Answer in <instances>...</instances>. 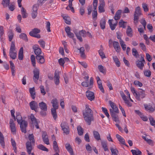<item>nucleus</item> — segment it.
<instances>
[{
  "instance_id": "13",
  "label": "nucleus",
  "mask_w": 155,
  "mask_h": 155,
  "mask_svg": "<svg viewBox=\"0 0 155 155\" xmlns=\"http://www.w3.org/2000/svg\"><path fill=\"white\" fill-rule=\"evenodd\" d=\"M86 95L87 99L91 101L94 100L95 96L94 93L89 91H87L86 92Z\"/></svg>"
},
{
  "instance_id": "1",
  "label": "nucleus",
  "mask_w": 155,
  "mask_h": 155,
  "mask_svg": "<svg viewBox=\"0 0 155 155\" xmlns=\"http://www.w3.org/2000/svg\"><path fill=\"white\" fill-rule=\"evenodd\" d=\"M18 123L20 124L21 131L25 133L26 132V127L28 126V123L25 120H23L22 117L19 114L16 115V118Z\"/></svg>"
},
{
  "instance_id": "58",
  "label": "nucleus",
  "mask_w": 155,
  "mask_h": 155,
  "mask_svg": "<svg viewBox=\"0 0 155 155\" xmlns=\"http://www.w3.org/2000/svg\"><path fill=\"white\" fill-rule=\"evenodd\" d=\"M142 6L145 12H147L149 11L148 5L147 4L144 3H143Z\"/></svg>"
},
{
  "instance_id": "54",
  "label": "nucleus",
  "mask_w": 155,
  "mask_h": 155,
  "mask_svg": "<svg viewBox=\"0 0 155 155\" xmlns=\"http://www.w3.org/2000/svg\"><path fill=\"white\" fill-rule=\"evenodd\" d=\"M38 148L42 150L46 151H48V149L44 146L42 144H39L38 146Z\"/></svg>"
},
{
  "instance_id": "46",
  "label": "nucleus",
  "mask_w": 155,
  "mask_h": 155,
  "mask_svg": "<svg viewBox=\"0 0 155 155\" xmlns=\"http://www.w3.org/2000/svg\"><path fill=\"white\" fill-rule=\"evenodd\" d=\"M142 138L146 141L149 145L151 146H153V141L150 139L147 138L146 137L144 136H142Z\"/></svg>"
},
{
  "instance_id": "9",
  "label": "nucleus",
  "mask_w": 155,
  "mask_h": 155,
  "mask_svg": "<svg viewBox=\"0 0 155 155\" xmlns=\"http://www.w3.org/2000/svg\"><path fill=\"white\" fill-rule=\"evenodd\" d=\"M85 121L88 125H90L92 121L94 120L93 114H83Z\"/></svg>"
},
{
  "instance_id": "40",
  "label": "nucleus",
  "mask_w": 155,
  "mask_h": 155,
  "mask_svg": "<svg viewBox=\"0 0 155 155\" xmlns=\"http://www.w3.org/2000/svg\"><path fill=\"white\" fill-rule=\"evenodd\" d=\"M19 37L20 38L22 39L25 41H28L27 35L24 33H22L19 35Z\"/></svg>"
},
{
  "instance_id": "35",
  "label": "nucleus",
  "mask_w": 155,
  "mask_h": 155,
  "mask_svg": "<svg viewBox=\"0 0 155 155\" xmlns=\"http://www.w3.org/2000/svg\"><path fill=\"white\" fill-rule=\"evenodd\" d=\"M93 134L94 138L97 140L98 141L101 140L100 134L97 131H93Z\"/></svg>"
},
{
  "instance_id": "57",
  "label": "nucleus",
  "mask_w": 155,
  "mask_h": 155,
  "mask_svg": "<svg viewBox=\"0 0 155 155\" xmlns=\"http://www.w3.org/2000/svg\"><path fill=\"white\" fill-rule=\"evenodd\" d=\"M74 0H69L68 1L69 2V4H68V6L69 7V8H70L71 10V11L73 12H74V8L73 7H72V2L74 1Z\"/></svg>"
},
{
  "instance_id": "10",
  "label": "nucleus",
  "mask_w": 155,
  "mask_h": 155,
  "mask_svg": "<svg viewBox=\"0 0 155 155\" xmlns=\"http://www.w3.org/2000/svg\"><path fill=\"white\" fill-rule=\"evenodd\" d=\"M33 73L34 74L33 78V81L34 82L37 83L39 78V70L37 68H35L33 70Z\"/></svg>"
},
{
  "instance_id": "34",
  "label": "nucleus",
  "mask_w": 155,
  "mask_h": 155,
  "mask_svg": "<svg viewBox=\"0 0 155 155\" xmlns=\"http://www.w3.org/2000/svg\"><path fill=\"white\" fill-rule=\"evenodd\" d=\"M23 48L21 47L20 50L18 53V58L19 60H23Z\"/></svg>"
},
{
  "instance_id": "50",
  "label": "nucleus",
  "mask_w": 155,
  "mask_h": 155,
  "mask_svg": "<svg viewBox=\"0 0 155 155\" xmlns=\"http://www.w3.org/2000/svg\"><path fill=\"white\" fill-rule=\"evenodd\" d=\"M10 0H3L2 4L4 7H6L9 6Z\"/></svg>"
},
{
  "instance_id": "24",
  "label": "nucleus",
  "mask_w": 155,
  "mask_h": 155,
  "mask_svg": "<svg viewBox=\"0 0 155 155\" xmlns=\"http://www.w3.org/2000/svg\"><path fill=\"white\" fill-rule=\"evenodd\" d=\"M29 92L32 98L34 100L36 96L35 90L34 87L29 88Z\"/></svg>"
},
{
  "instance_id": "55",
  "label": "nucleus",
  "mask_w": 155,
  "mask_h": 155,
  "mask_svg": "<svg viewBox=\"0 0 155 155\" xmlns=\"http://www.w3.org/2000/svg\"><path fill=\"white\" fill-rule=\"evenodd\" d=\"M132 53L133 55L136 58H137L139 55V54L136 49L133 48L132 49Z\"/></svg>"
},
{
  "instance_id": "59",
  "label": "nucleus",
  "mask_w": 155,
  "mask_h": 155,
  "mask_svg": "<svg viewBox=\"0 0 155 155\" xmlns=\"http://www.w3.org/2000/svg\"><path fill=\"white\" fill-rule=\"evenodd\" d=\"M144 75L147 77H149L151 75V72L149 70H146L144 71Z\"/></svg>"
},
{
  "instance_id": "21",
  "label": "nucleus",
  "mask_w": 155,
  "mask_h": 155,
  "mask_svg": "<svg viewBox=\"0 0 155 155\" xmlns=\"http://www.w3.org/2000/svg\"><path fill=\"white\" fill-rule=\"evenodd\" d=\"M110 114L112 117V118L113 119V120L115 121H117L118 120V116L116 112H114V111L112 109H110Z\"/></svg>"
},
{
  "instance_id": "61",
  "label": "nucleus",
  "mask_w": 155,
  "mask_h": 155,
  "mask_svg": "<svg viewBox=\"0 0 155 155\" xmlns=\"http://www.w3.org/2000/svg\"><path fill=\"white\" fill-rule=\"evenodd\" d=\"M149 119L150 121V124L153 126L155 127V120L152 117L149 118Z\"/></svg>"
},
{
  "instance_id": "6",
  "label": "nucleus",
  "mask_w": 155,
  "mask_h": 155,
  "mask_svg": "<svg viewBox=\"0 0 155 155\" xmlns=\"http://www.w3.org/2000/svg\"><path fill=\"white\" fill-rule=\"evenodd\" d=\"M140 56H141L140 60H137L136 61V63L137 66L140 69L142 70L144 66V63H145V61L143 55L141 54Z\"/></svg>"
},
{
  "instance_id": "29",
  "label": "nucleus",
  "mask_w": 155,
  "mask_h": 155,
  "mask_svg": "<svg viewBox=\"0 0 155 155\" xmlns=\"http://www.w3.org/2000/svg\"><path fill=\"white\" fill-rule=\"evenodd\" d=\"M38 62L41 64H43L45 61L44 57L41 55H37L36 57Z\"/></svg>"
},
{
  "instance_id": "51",
  "label": "nucleus",
  "mask_w": 155,
  "mask_h": 155,
  "mask_svg": "<svg viewBox=\"0 0 155 155\" xmlns=\"http://www.w3.org/2000/svg\"><path fill=\"white\" fill-rule=\"evenodd\" d=\"M31 64L32 65V66L34 67H36V62L35 61V56L33 55H32L31 57Z\"/></svg>"
},
{
  "instance_id": "18",
  "label": "nucleus",
  "mask_w": 155,
  "mask_h": 155,
  "mask_svg": "<svg viewBox=\"0 0 155 155\" xmlns=\"http://www.w3.org/2000/svg\"><path fill=\"white\" fill-rule=\"evenodd\" d=\"M9 124L11 132L14 133L16 132V127L15 124L13 119H10Z\"/></svg>"
},
{
  "instance_id": "11",
  "label": "nucleus",
  "mask_w": 155,
  "mask_h": 155,
  "mask_svg": "<svg viewBox=\"0 0 155 155\" xmlns=\"http://www.w3.org/2000/svg\"><path fill=\"white\" fill-rule=\"evenodd\" d=\"M61 126L64 133L67 135L69 134L70 129L68 123L66 122H63L61 123Z\"/></svg>"
},
{
  "instance_id": "7",
  "label": "nucleus",
  "mask_w": 155,
  "mask_h": 155,
  "mask_svg": "<svg viewBox=\"0 0 155 155\" xmlns=\"http://www.w3.org/2000/svg\"><path fill=\"white\" fill-rule=\"evenodd\" d=\"M77 38L81 42L83 41L81 36L85 37L86 36L87 32L84 30L80 31L78 32L76 31H74Z\"/></svg>"
},
{
  "instance_id": "14",
  "label": "nucleus",
  "mask_w": 155,
  "mask_h": 155,
  "mask_svg": "<svg viewBox=\"0 0 155 155\" xmlns=\"http://www.w3.org/2000/svg\"><path fill=\"white\" fill-rule=\"evenodd\" d=\"M29 106L31 110H34L36 112L38 107V104L37 102L33 101L29 103Z\"/></svg>"
},
{
  "instance_id": "52",
  "label": "nucleus",
  "mask_w": 155,
  "mask_h": 155,
  "mask_svg": "<svg viewBox=\"0 0 155 155\" xmlns=\"http://www.w3.org/2000/svg\"><path fill=\"white\" fill-rule=\"evenodd\" d=\"M105 5L102 4H100L98 7V10L100 13L104 12H105L104 7Z\"/></svg>"
},
{
  "instance_id": "36",
  "label": "nucleus",
  "mask_w": 155,
  "mask_h": 155,
  "mask_svg": "<svg viewBox=\"0 0 155 155\" xmlns=\"http://www.w3.org/2000/svg\"><path fill=\"white\" fill-rule=\"evenodd\" d=\"M121 13V10H118L116 13L114 17L115 20H117L120 19Z\"/></svg>"
},
{
  "instance_id": "43",
  "label": "nucleus",
  "mask_w": 155,
  "mask_h": 155,
  "mask_svg": "<svg viewBox=\"0 0 155 155\" xmlns=\"http://www.w3.org/2000/svg\"><path fill=\"white\" fill-rule=\"evenodd\" d=\"M8 36L9 38V41H11L13 37L14 34L11 30H9L8 33Z\"/></svg>"
},
{
  "instance_id": "32",
  "label": "nucleus",
  "mask_w": 155,
  "mask_h": 155,
  "mask_svg": "<svg viewBox=\"0 0 155 155\" xmlns=\"http://www.w3.org/2000/svg\"><path fill=\"white\" fill-rule=\"evenodd\" d=\"M10 64V68L11 70L12 74L13 76H15V67L14 63L12 61H10L9 62Z\"/></svg>"
},
{
  "instance_id": "53",
  "label": "nucleus",
  "mask_w": 155,
  "mask_h": 155,
  "mask_svg": "<svg viewBox=\"0 0 155 155\" xmlns=\"http://www.w3.org/2000/svg\"><path fill=\"white\" fill-rule=\"evenodd\" d=\"M98 69L100 71L103 73H104L106 72V69L105 68L101 65H98Z\"/></svg>"
},
{
  "instance_id": "2",
  "label": "nucleus",
  "mask_w": 155,
  "mask_h": 155,
  "mask_svg": "<svg viewBox=\"0 0 155 155\" xmlns=\"http://www.w3.org/2000/svg\"><path fill=\"white\" fill-rule=\"evenodd\" d=\"M28 137L29 141H28L26 143V148L28 153L30 154L32 150V145L34 144L35 140L32 134H29Z\"/></svg>"
},
{
  "instance_id": "44",
  "label": "nucleus",
  "mask_w": 155,
  "mask_h": 155,
  "mask_svg": "<svg viewBox=\"0 0 155 155\" xmlns=\"http://www.w3.org/2000/svg\"><path fill=\"white\" fill-rule=\"evenodd\" d=\"M11 141L13 149L14 150V152L15 153H16L17 148L16 147V143L15 141L13 138H11Z\"/></svg>"
},
{
  "instance_id": "12",
  "label": "nucleus",
  "mask_w": 155,
  "mask_h": 155,
  "mask_svg": "<svg viewBox=\"0 0 155 155\" xmlns=\"http://www.w3.org/2000/svg\"><path fill=\"white\" fill-rule=\"evenodd\" d=\"M120 95L122 97L125 103L128 106L131 107L132 106V104L130 103L129 100L127 99V98L125 94L123 91H121L120 92Z\"/></svg>"
},
{
  "instance_id": "26",
  "label": "nucleus",
  "mask_w": 155,
  "mask_h": 155,
  "mask_svg": "<svg viewBox=\"0 0 155 155\" xmlns=\"http://www.w3.org/2000/svg\"><path fill=\"white\" fill-rule=\"evenodd\" d=\"M42 139L44 142L47 145L49 144L48 136L46 133H44L42 135Z\"/></svg>"
},
{
  "instance_id": "8",
  "label": "nucleus",
  "mask_w": 155,
  "mask_h": 155,
  "mask_svg": "<svg viewBox=\"0 0 155 155\" xmlns=\"http://www.w3.org/2000/svg\"><path fill=\"white\" fill-rule=\"evenodd\" d=\"M41 31L40 30L37 28H35L32 30L29 33V35L32 37H33L38 38H41L40 35L38 34Z\"/></svg>"
},
{
  "instance_id": "28",
  "label": "nucleus",
  "mask_w": 155,
  "mask_h": 155,
  "mask_svg": "<svg viewBox=\"0 0 155 155\" xmlns=\"http://www.w3.org/2000/svg\"><path fill=\"white\" fill-rule=\"evenodd\" d=\"M59 74L58 73H57L55 72L54 73V83L57 85H58L59 84Z\"/></svg>"
},
{
  "instance_id": "3",
  "label": "nucleus",
  "mask_w": 155,
  "mask_h": 155,
  "mask_svg": "<svg viewBox=\"0 0 155 155\" xmlns=\"http://www.w3.org/2000/svg\"><path fill=\"white\" fill-rule=\"evenodd\" d=\"M51 103L52 104L53 107L51 109V113L53 118L55 120L57 117L56 110L58 108V103L57 99L56 98L53 99L51 101Z\"/></svg>"
},
{
  "instance_id": "63",
  "label": "nucleus",
  "mask_w": 155,
  "mask_h": 155,
  "mask_svg": "<svg viewBox=\"0 0 155 155\" xmlns=\"http://www.w3.org/2000/svg\"><path fill=\"white\" fill-rule=\"evenodd\" d=\"M63 18L65 22L67 24L69 25L71 24V21L69 18L66 16H63Z\"/></svg>"
},
{
  "instance_id": "49",
  "label": "nucleus",
  "mask_w": 155,
  "mask_h": 155,
  "mask_svg": "<svg viewBox=\"0 0 155 155\" xmlns=\"http://www.w3.org/2000/svg\"><path fill=\"white\" fill-rule=\"evenodd\" d=\"M80 51V53L81 54V57L82 58L85 57V55L84 54V47H81L80 49H78Z\"/></svg>"
},
{
  "instance_id": "16",
  "label": "nucleus",
  "mask_w": 155,
  "mask_h": 155,
  "mask_svg": "<svg viewBox=\"0 0 155 155\" xmlns=\"http://www.w3.org/2000/svg\"><path fill=\"white\" fill-rule=\"evenodd\" d=\"M33 49L35 54L37 55H40L41 53V48L38 45H34L33 47Z\"/></svg>"
},
{
  "instance_id": "25",
  "label": "nucleus",
  "mask_w": 155,
  "mask_h": 155,
  "mask_svg": "<svg viewBox=\"0 0 155 155\" xmlns=\"http://www.w3.org/2000/svg\"><path fill=\"white\" fill-rule=\"evenodd\" d=\"M39 105L41 110L47 111V106L46 103L42 101L39 103Z\"/></svg>"
},
{
  "instance_id": "27",
  "label": "nucleus",
  "mask_w": 155,
  "mask_h": 155,
  "mask_svg": "<svg viewBox=\"0 0 155 155\" xmlns=\"http://www.w3.org/2000/svg\"><path fill=\"white\" fill-rule=\"evenodd\" d=\"M109 104L110 105L111 107L112 108V109L114 112H116V113H119V110L118 107H116L114 104V103L111 102V101H109Z\"/></svg>"
},
{
  "instance_id": "42",
  "label": "nucleus",
  "mask_w": 155,
  "mask_h": 155,
  "mask_svg": "<svg viewBox=\"0 0 155 155\" xmlns=\"http://www.w3.org/2000/svg\"><path fill=\"white\" fill-rule=\"evenodd\" d=\"M101 144L104 151H108V149L107 147V143L106 142L102 141L101 142Z\"/></svg>"
},
{
  "instance_id": "38",
  "label": "nucleus",
  "mask_w": 155,
  "mask_h": 155,
  "mask_svg": "<svg viewBox=\"0 0 155 155\" xmlns=\"http://www.w3.org/2000/svg\"><path fill=\"white\" fill-rule=\"evenodd\" d=\"M0 143L1 145L4 148L5 146L4 137L3 135L1 132H0Z\"/></svg>"
},
{
  "instance_id": "47",
  "label": "nucleus",
  "mask_w": 155,
  "mask_h": 155,
  "mask_svg": "<svg viewBox=\"0 0 155 155\" xmlns=\"http://www.w3.org/2000/svg\"><path fill=\"white\" fill-rule=\"evenodd\" d=\"M77 130L78 135L81 136L83 134V130L81 126H78L77 127Z\"/></svg>"
},
{
  "instance_id": "60",
  "label": "nucleus",
  "mask_w": 155,
  "mask_h": 155,
  "mask_svg": "<svg viewBox=\"0 0 155 155\" xmlns=\"http://www.w3.org/2000/svg\"><path fill=\"white\" fill-rule=\"evenodd\" d=\"M40 46L43 48H44L45 46V42L42 40H40L38 41Z\"/></svg>"
},
{
  "instance_id": "41",
  "label": "nucleus",
  "mask_w": 155,
  "mask_h": 155,
  "mask_svg": "<svg viewBox=\"0 0 155 155\" xmlns=\"http://www.w3.org/2000/svg\"><path fill=\"white\" fill-rule=\"evenodd\" d=\"M106 21L104 18H103L101 19L100 22V25L101 28L103 29L105 28Z\"/></svg>"
},
{
  "instance_id": "17",
  "label": "nucleus",
  "mask_w": 155,
  "mask_h": 155,
  "mask_svg": "<svg viewBox=\"0 0 155 155\" xmlns=\"http://www.w3.org/2000/svg\"><path fill=\"white\" fill-rule=\"evenodd\" d=\"M141 91L139 92L138 93H137V95L136 96V98L138 101H140V97L142 98H144L145 96V91L144 90L141 89Z\"/></svg>"
},
{
  "instance_id": "64",
  "label": "nucleus",
  "mask_w": 155,
  "mask_h": 155,
  "mask_svg": "<svg viewBox=\"0 0 155 155\" xmlns=\"http://www.w3.org/2000/svg\"><path fill=\"white\" fill-rule=\"evenodd\" d=\"M139 45L142 50L144 51H146V46L143 43L141 42L139 44Z\"/></svg>"
},
{
  "instance_id": "5",
  "label": "nucleus",
  "mask_w": 155,
  "mask_h": 155,
  "mask_svg": "<svg viewBox=\"0 0 155 155\" xmlns=\"http://www.w3.org/2000/svg\"><path fill=\"white\" fill-rule=\"evenodd\" d=\"M142 14L141 8L139 6L137 7L135 9L134 14V22L135 25H137L138 23V20L139 17Z\"/></svg>"
},
{
  "instance_id": "48",
  "label": "nucleus",
  "mask_w": 155,
  "mask_h": 155,
  "mask_svg": "<svg viewBox=\"0 0 155 155\" xmlns=\"http://www.w3.org/2000/svg\"><path fill=\"white\" fill-rule=\"evenodd\" d=\"M131 151L133 155H141L142 153L141 151L139 150H132Z\"/></svg>"
},
{
  "instance_id": "23",
  "label": "nucleus",
  "mask_w": 155,
  "mask_h": 155,
  "mask_svg": "<svg viewBox=\"0 0 155 155\" xmlns=\"http://www.w3.org/2000/svg\"><path fill=\"white\" fill-rule=\"evenodd\" d=\"M65 31L67 35L69 38H73L74 36V34L70 31V28L69 26H67L65 28Z\"/></svg>"
},
{
  "instance_id": "45",
  "label": "nucleus",
  "mask_w": 155,
  "mask_h": 155,
  "mask_svg": "<svg viewBox=\"0 0 155 155\" xmlns=\"http://www.w3.org/2000/svg\"><path fill=\"white\" fill-rule=\"evenodd\" d=\"M127 22L124 21L122 20H120L119 23V27L125 28L127 25Z\"/></svg>"
},
{
  "instance_id": "33",
  "label": "nucleus",
  "mask_w": 155,
  "mask_h": 155,
  "mask_svg": "<svg viewBox=\"0 0 155 155\" xmlns=\"http://www.w3.org/2000/svg\"><path fill=\"white\" fill-rule=\"evenodd\" d=\"M53 148L55 152L58 153L59 152V148L57 143L56 140H54L53 142Z\"/></svg>"
},
{
  "instance_id": "22",
  "label": "nucleus",
  "mask_w": 155,
  "mask_h": 155,
  "mask_svg": "<svg viewBox=\"0 0 155 155\" xmlns=\"http://www.w3.org/2000/svg\"><path fill=\"white\" fill-rule=\"evenodd\" d=\"M145 109L150 113H152L155 111L154 108L150 104H145L143 105Z\"/></svg>"
},
{
  "instance_id": "56",
  "label": "nucleus",
  "mask_w": 155,
  "mask_h": 155,
  "mask_svg": "<svg viewBox=\"0 0 155 155\" xmlns=\"http://www.w3.org/2000/svg\"><path fill=\"white\" fill-rule=\"evenodd\" d=\"M120 43L123 50L125 51L126 48V45L124 44V42L123 40H120Z\"/></svg>"
},
{
  "instance_id": "62",
  "label": "nucleus",
  "mask_w": 155,
  "mask_h": 155,
  "mask_svg": "<svg viewBox=\"0 0 155 155\" xmlns=\"http://www.w3.org/2000/svg\"><path fill=\"white\" fill-rule=\"evenodd\" d=\"M110 150L112 155H117V153H118V151L117 150L113 148H110Z\"/></svg>"
},
{
  "instance_id": "30",
  "label": "nucleus",
  "mask_w": 155,
  "mask_h": 155,
  "mask_svg": "<svg viewBox=\"0 0 155 155\" xmlns=\"http://www.w3.org/2000/svg\"><path fill=\"white\" fill-rule=\"evenodd\" d=\"M65 147L67 151L70 154H73V149L70 144L67 143L65 144Z\"/></svg>"
},
{
  "instance_id": "4",
  "label": "nucleus",
  "mask_w": 155,
  "mask_h": 155,
  "mask_svg": "<svg viewBox=\"0 0 155 155\" xmlns=\"http://www.w3.org/2000/svg\"><path fill=\"white\" fill-rule=\"evenodd\" d=\"M16 52L15 43L12 42L11 44L10 48L9 51V54L11 58L13 59H15L17 57Z\"/></svg>"
},
{
  "instance_id": "19",
  "label": "nucleus",
  "mask_w": 155,
  "mask_h": 155,
  "mask_svg": "<svg viewBox=\"0 0 155 155\" xmlns=\"http://www.w3.org/2000/svg\"><path fill=\"white\" fill-rule=\"evenodd\" d=\"M113 47L116 51L118 53L121 50V48L119 42L116 41H114L112 42Z\"/></svg>"
},
{
  "instance_id": "31",
  "label": "nucleus",
  "mask_w": 155,
  "mask_h": 155,
  "mask_svg": "<svg viewBox=\"0 0 155 155\" xmlns=\"http://www.w3.org/2000/svg\"><path fill=\"white\" fill-rule=\"evenodd\" d=\"M126 34L127 35L130 37H131L133 36V32L132 28L131 27L128 26L126 31Z\"/></svg>"
},
{
  "instance_id": "20",
  "label": "nucleus",
  "mask_w": 155,
  "mask_h": 155,
  "mask_svg": "<svg viewBox=\"0 0 155 155\" xmlns=\"http://www.w3.org/2000/svg\"><path fill=\"white\" fill-rule=\"evenodd\" d=\"M85 110L83 111V114H93V112L88 105H86Z\"/></svg>"
},
{
  "instance_id": "15",
  "label": "nucleus",
  "mask_w": 155,
  "mask_h": 155,
  "mask_svg": "<svg viewBox=\"0 0 155 155\" xmlns=\"http://www.w3.org/2000/svg\"><path fill=\"white\" fill-rule=\"evenodd\" d=\"M30 119L32 124H34L37 129L39 128V126L37 121V119L35 117L34 115L31 114L30 116Z\"/></svg>"
},
{
  "instance_id": "39",
  "label": "nucleus",
  "mask_w": 155,
  "mask_h": 155,
  "mask_svg": "<svg viewBox=\"0 0 155 155\" xmlns=\"http://www.w3.org/2000/svg\"><path fill=\"white\" fill-rule=\"evenodd\" d=\"M21 12L23 18H25L28 17V14L26 13V10L23 7L21 8Z\"/></svg>"
},
{
  "instance_id": "37",
  "label": "nucleus",
  "mask_w": 155,
  "mask_h": 155,
  "mask_svg": "<svg viewBox=\"0 0 155 155\" xmlns=\"http://www.w3.org/2000/svg\"><path fill=\"white\" fill-rule=\"evenodd\" d=\"M113 58L117 66L118 67H119L120 66V64L117 57L116 56H113Z\"/></svg>"
}]
</instances>
